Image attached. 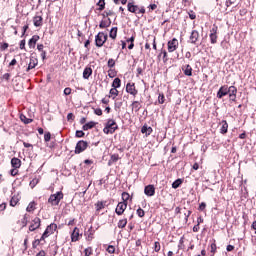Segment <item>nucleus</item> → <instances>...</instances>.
I'll use <instances>...</instances> for the list:
<instances>
[{
  "instance_id": "35",
  "label": "nucleus",
  "mask_w": 256,
  "mask_h": 256,
  "mask_svg": "<svg viewBox=\"0 0 256 256\" xmlns=\"http://www.w3.org/2000/svg\"><path fill=\"white\" fill-rule=\"evenodd\" d=\"M28 221H29V216L27 214H25L20 222L22 227H27Z\"/></svg>"
},
{
  "instance_id": "33",
  "label": "nucleus",
  "mask_w": 256,
  "mask_h": 256,
  "mask_svg": "<svg viewBox=\"0 0 256 256\" xmlns=\"http://www.w3.org/2000/svg\"><path fill=\"white\" fill-rule=\"evenodd\" d=\"M109 37H110L111 39H117V27H113V28L110 30Z\"/></svg>"
},
{
  "instance_id": "17",
  "label": "nucleus",
  "mask_w": 256,
  "mask_h": 256,
  "mask_svg": "<svg viewBox=\"0 0 256 256\" xmlns=\"http://www.w3.org/2000/svg\"><path fill=\"white\" fill-rule=\"evenodd\" d=\"M37 41H39V35L32 36V38L28 41V45L30 49H35V45H37Z\"/></svg>"
},
{
  "instance_id": "22",
  "label": "nucleus",
  "mask_w": 256,
  "mask_h": 256,
  "mask_svg": "<svg viewBox=\"0 0 256 256\" xmlns=\"http://www.w3.org/2000/svg\"><path fill=\"white\" fill-rule=\"evenodd\" d=\"M93 75V69L91 67H86L83 71V78L89 79Z\"/></svg>"
},
{
  "instance_id": "45",
  "label": "nucleus",
  "mask_w": 256,
  "mask_h": 256,
  "mask_svg": "<svg viewBox=\"0 0 256 256\" xmlns=\"http://www.w3.org/2000/svg\"><path fill=\"white\" fill-rule=\"evenodd\" d=\"M110 95H113V99H115V97H117V95H119V90H117L116 88H112L110 89Z\"/></svg>"
},
{
  "instance_id": "2",
  "label": "nucleus",
  "mask_w": 256,
  "mask_h": 256,
  "mask_svg": "<svg viewBox=\"0 0 256 256\" xmlns=\"http://www.w3.org/2000/svg\"><path fill=\"white\" fill-rule=\"evenodd\" d=\"M118 129L119 126L117 125V122H115V120L113 119H108L103 129V133H105L106 135H113V133Z\"/></svg>"
},
{
  "instance_id": "23",
  "label": "nucleus",
  "mask_w": 256,
  "mask_h": 256,
  "mask_svg": "<svg viewBox=\"0 0 256 256\" xmlns=\"http://www.w3.org/2000/svg\"><path fill=\"white\" fill-rule=\"evenodd\" d=\"M11 165H12L13 169H19V167H21V159L12 158L11 159Z\"/></svg>"
},
{
  "instance_id": "56",
  "label": "nucleus",
  "mask_w": 256,
  "mask_h": 256,
  "mask_svg": "<svg viewBox=\"0 0 256 256\" xmlns=\"http://www.w3.org/2000/svg\"><path fill=\"white\" fill-rule=\"evenodd\" d=\"M95 115H98L100 117V115H103V110H101V108H96L94 110Z\"/></svg>"
},
{
  "instance_id": "11",
  "label": "nucleus",
  "mask_w": 256,
  "mask_h": 256,
  "mask_svg": "<svg viewBox=\"0 0 256 256\" xmlns=\"http://www.w3.org/2000/svg\"><path fill=\"white\" fill-rule=\"evenodd\" d=\"M226 95H229V86L228 85H224V86L220 87V89L217 92V98L223 99V97H225Z\"/></svg>"
},
{
  "instance_id": "57",
  "label": "nucleus",
  "mask_w": 256,
  "mask_h": 256,
  "mask_svg": "<svg viewBox=\"0 0 256 256\" xmlns=\"http://www.w3.org/2000/svg\"><path fill=\"white\" fill-rule=\"evenodd\" d=\"M111 15H113V11L109 10L104 12L103 17H111Z\"/></svg>"
},
{
  "instance_id": "4",
  "label": "nucleus",
  "mask_w": 256,
  "mask_h": 256,
  "mask_svg": "<svg viewBox=\"0 0 256 256\" xmlns=\"http://www.w3.org/2000/svg\"><path fill=\"white\" fill-rule=\"evenodd\" d=\"M108 37L109 36L107 34H105V32H99L95 36L96 47H103V45H105V43L107 42Z\"/></svg>"
},
{
  "instance_id": "40",
  "label": "nucleus",
  "mask_w": 256,
  "mask_h": 256,
  "mask_svg": "<svg viewBox=\"0 0 256 256\" xmlns=\"http://www.w3.org/2000/svg\"><path fill=\"white\" fill-rule=\"evenodd\" d=\"M19 203V198L17 197H12L10 200V205L11 207H15Z\"/></svg>"
},
{
  "instance_id": "63",
  "label": "nucleus",
  "mask_w": 256,
  "mask_h": 256,
  "mask_svg": "<svg viewBox=\"0 0 256 256\" xmlns=\"http://www.w3.org/2000/svg\"><path fill=\"white\" fill-rule=\"evenodd\" d=\"M64 95H71V88H69V87L65 88Z\"/></svg>"
},
{
  "instance_id": "18",
  "label": "nucleus",
  "mask_w": 256,
  "mask_h": 256,
  "mask_svg": "<svg viewBox=\"0 0 256 256\" xmlns=\"http://www.w3.org/2000/svg\"><path fill=\"white\" fill-rule=\"evenodd\" d=\"M221 128H220V133L222 135H225V133H227L228 129H229V124L227 123V120H222L221 121Z\"/></svg>"
},
{
  "instance_id": "58",
  "label": "nucleus",
  "mask_w": 256,
  "mask_h": 256,
  "mask_svg": "<svg viewBox=\"0 0 256 256\" xmlns=\"http://www.w3.org/2000/svg\"><path fill=\"white\" fill-rule=\"evenodd\" d=\"M73 119H75V115L73 113H68L67 121H73Z\"/></svg>"
},
{
  "instance_id": "59",
  "label": "nucleus",
  "mask_w": 256,
  "mask_h": 256,
  "mask_svg": "<svg viewBox=\"0 0 256 256\" xmlns=\"http://www.w3.org/2000/svg\"><path fill=\"white\" fill-rule=\"evenodd\" d=\"M18 173L19 171L17 170V168H14L10 171V175H12V177H15Z\"/></svg>"
},
{
  "instance_id": "19",
  "label": "nucleus",
  "mask_w": 256,
  "mask_h": 256,
  "mask_svg": "<svg viewBox=\"0 0 256 256\" xmlns=\"http://www.w3.org/2000/svg\"><path fill=\"white\" fill-rule=\"evenodd\" d=\"M34 27H41L43 25V17L41 16H34L33 17Z\"/></svg>"
},
{
  "instance_id": "55",
  "label": "nucleus",
  "mask_w": 256,
  "mask_h": 256,
  "mask_svg": "<svg viewBox=\"0 0 256 256\" xmlns=\"http://www.w3.org/2000/svg\"><path fill=\"white\" fill-rule=\"evenodd\" d=\"M84 253H85V256L93 255V251L91 250V247L86 248V249L84 250Z\"/></svg>"
},
{
  "instance_id": "31",
  "label": "nucleus",
  "mask_w": 256,
  "mask_h": 256,
  "mask_svg": "<svg viewBox=\"0 0 256 256\" xmlns=\"http://www.w3.org/2000/svg\"><path fill=\"white\" fill-rule=\"evenodd\" d=\"M112 87L114 89H119V87H121V79L120 78H115L112 82Z\"/></svg>"
},
{
  "instance_id": "20",
  "label": "nucleus",
  "mask_w": 256,
  "mask_h": 256,
  "mask_svg": "<svg viewBox=\"0 0 256 256\" xmlns=\"http://www.w3.org/2000/svg\"><path fill=\"white\" fill-rule=\"evenodd\" d=\"M141 133H144L146 134V137H149V135L153 133V128H151V126L144 125L141 128Z\"/></svg>"
},
{
  "instance_id": "26",
  "label": "nucleus",
  "mask_w": 256,
  "mask_h": 256,
  "mask_svg": "<svg viewBox=\"0 0 256 256\" xmlns=\"http://www.w3.org/2000/svg\"><path fill=\"white\" fill-rule=\"evenodd\" d=\"M20 120H21L22 123H24L25 125H29V123H33V119L27 118V116H25V114H21V115H20Z\"/></svg>"
},
{
  "instance_id": "28",
  "label": "nucleus",
  "mask_w": 256,
  "mask_h": 256,
  "mask_svg": "<svg viewBox=\"0 0 256 256\" xmlns=\"http://www.w3.org/2000/svg\"><path fill=\"white\" fill-rule=\"evenodd\" d=\"M182 184H183V179L178 178L172 183V189H179V187H181Z\"/></svg>"
},
{
  "instance_id": "61",
  "label": "nucleus",
  "mask_w": 256,
  "mask_h": 256,
  "mask_svg": "<svg viewBox=\"0 0 256 256\" xmlns=\"http://www.w3.org/2000/svg\"><path fill=\"white\" fill-rule=\"evenodd\" d=\"M205 207H207V204L205 202H202L200 205H199V210L200 211H205Z\"/></svg>"
},
{
  "instance_id": "53",
  "label": "nucleus",
  "mask_w": 256,
  "mask_h": 256,
  "mask_svg": "<svg viewBox=\"0 0 256 256\" xmlns=\"http://www.w3.org/2000/svg\"><path fill=\"white\" fill-rule=\"evenodd\" d=\"M93 228H90L89 230H88V236H87V240L88 241H91V240H93V230H92Z\"/></svg>"
},
{
  "instance_id": "60",
  "label": "nucleus",
  "mask_w": 256,
  "mask_h": 256,
  "mask_svg": "<svg viewBox=\"0 0 256 256\" xmlns=\"http://www.w3.org/2000/svg\"><path fill=\"white\" fill-rule=\"evenodd\" d=\"M190 19H196L197 18V15H195V12H193L192 10L188 13Z\"/></svg>"
},
{
  "instance_id": "27",
  "label": "nucleus",
  "mask_w": 256,
  "mask_h": 256,
  "mask_svg": "<svg viewBox=\"0 0 256 256\" xmlns=\"http://www.w3.org/2000/svg\"><path fill=\"white\" fill-rule=\"evenodd\" d=\"M140 109H141V102L134 101L132 103V111H135V113H138V111H140Z\"/></svg>"
},
{
  "instance_id": "21",
  "label": "nucleus",
  "mask_w": 256,
  "mask_h": 256,
  "mask_svg": "<svg viewBox=\"0 0 256 256\" xmlns=\"http://www.w3.org/2000/svg\"><path fill=\"white\" fill-rule=\"evenodd\" d=\"M111 26V18H108L107 20H102L99 24L100 29H107V27Z\"/></svg>"
},
{
  "instance_id": "51",
  "label": "nucleus",
  "mask_w": 256,
  "mask_h": 256,
  "mask_svg": "<svg viewBox=\"0 0 256 256\" xmlns=\"http://www.w3.org/2000/svg\"><path fill=\"white\" fill-rule=\"evenodd\" d=\"M44 141L46 143H49V141H51V132H47L45 135H44Z\"/></svg>"
},
{
  "instance_id": "14",
  "label": "nucleus",
  "mask_w": 256,
  "mask_h": 256,
  "mask_svg": "<svg viewBox=\"0 0 256 256\" xmlns=\"http://www.w3.org/2000/svg\"><path fill=\"white\" fill-rule=\"evenodd\" d=\"M81 233L78 227H75L74 230L71 233V241L72 243H77L79 241Z\"/></svg>"
},
{
  "instance_id": "64",
  "label": "nucleus",
  "mask_w": 256,
  "mask_h": 256,
  "mask_svg": "<svg viewBox=\"0 0 256 256\" xmlns=\"http://www.w3.org/2000/svg\"><path fill=\"white\" fill-rule=\"evenodd\" d=\"M20 49H25V40L20 41Z\"/></svg>"
},
{
  "instance_id": "46",
  "label": "nucleus",
  "mask_w": 256,
  "mask_h": 256,
  "mask_svg": "<svg viewBox=\"0 0 256 256\" xmlns=\"http://www.w3.org/2000/svg\"><path fill=\"white\" fill-rule=\"evenodd\" d=\"M107 253H110L111 255H113V253H115V246L113 245H109L106 249Z\"/></svg>"
},
{
  "instance_id": "49",
  "label": "nucleus",
  "mask_w": 256,
  "mask_h": 256,
  "mask_svg": "<svg viewBox=\"0 0 256 256\" xmlns=\"http://www.w3.org/2000/svg\"><path fill=\"white\" fill-rule=\"evenodd\" d=\"M231 5H237V0H227L226 7H231Z\"/></svg>"
},
{
  "instance_id": "47",
  "label": "nucleus",
  "mask_w": 256,
  "mask_h": 256,
  "mask_svg": "<svg viewBox=\"0 0 256 256\" xmlns=\"http://www.w3.org/2000/svg\"><path fill=\"white\" fill-rule=\"evenodd\" d=\"M136 213L138 217H145V210H143L142 208H138Z\"/></svg>"
},
{
  "instance_id": "54",
  "label": "nucleus",
  "mask_w": 256,
  "mask_h": 256,
  "mask_svg": "<svg viewBox=\"0 0 256 256\" xmlns=\"http://www.w3.org/2000/svg\"><path fill=\"white\" fill-rule=\"evenodd\" d=\"M41 239H36L33 243H32V247L33 249H37V246L41 243Z\"/></svg>"
},
{
  "instance_id": "48",
  "label": "nucleus",
  "mask_w": 256,
  "mask_h": 256,
  "mask_svg": "<svg viewBox=\"0 0 256 256\" xmlns=\"http://www.w3.org/2000/svg\"><path fill=\"white\" fill-rule=\"evenodd\" d=\"M75 137H78V138L85 137V132H83V130H77Z\"/></svg>"
},
{
  "instance_id": "38",
  "label": "nucleus",
  "mask_w": 256,
  "mask_h": 256,
  "mask_svg": "<svg viewBox=\"0 0 256 256\" xmlns=\"http://www.w3.org/2000/svg\"><path fill=\"white\" fill-rule=\"evenodd\" d=\"M228 93L230 95H237V87H235V86L228 87Z\"/></svg>"
},
{
  "instance_id": "32",
  "label": "nucleus",
  "mask_w": 256,
  "mask_h": 256,
  "mask_svg": "<svg viewBox=\"0 0 256 256\" xmlns=\"http://www.w3.org/2000/svg\"><path fill=\"white\" fill-rule=\"evenodd\" d=\"M161 55L164 63H167L169 61V57H167V50L162 49L158 57H161Z\"/></svg>"
},
{
  "instance_id": "43",
  "label": "nucleus",
  "mask_w": 256,
  "mask_h": 256,
  "mask_svg": "<svg viewBox=\"0 0 256 256\" xmlns=\"http://www.w3.org/2000/svg\"><path fill=\"white\" fill-rule=\"evenodd\" d=\"M158 103L160 105H163V103H165V95L163 93L159 94V96H158Z\"/></svg>"
},
{
  "instance_id": "52",
  "label": "nucleus",
  "mask_w": 256,
  "mask_h": 256,
  "mask_svg": "<svg viewBox=\"0 0 256 256\" xmlns=\"http://www.w3.org/2000/svg\"><path fill=\"white\" fill-rule=\"evenodd\" d=\"M2 81H9L11 79V74L10 73H5L2 77H1Z\"/></svg>"
},
{
  "instance_id": "12",
  "label": "nucleus",
  "mask_w": 256,
  "mask_h": 256,
  "mask_svg": "<svg viewBox=\"0 0 256 256\" xmlns=\"http://www.w3.org/2000/svg\"><path fill=\"white\" fill-rule=\"evenodd\" d=\"M125 209H127V202H119L115 209V213L123 215V213H125Z\"/></svg>"
},
{
  "instance_id": "25",
  "label": "nucleus",
  "mask_w": 256,
  "mask_h": 256,
  "mask_svg": "<svg viewBox=\"0 0 256 256\" xmlns=\"http://www.w3.org/2000/svg\"><path fill=\"white\" fill-rule=\"evenodd\" d=\"M105 205H107V201H98L95 204L96 211H101V209H105Z\"/></svg>"
},
{
  "instance_id": "6",
  "label": "nucleus",
  "mask_w": 256,
  "mask_h": 256,
  "mask_svg": "<svg viewBox=\"0 0 256 256\" xmlns=\"http://www.w3.org/2000/svg\"><path fill=\"white\" fill-rule=\"evenodd\" d=\"M87 147H89V143L87 141L80 140L76 144L74 153L76 155H79V154L83 153V151H85L87 149Z\"/></svg>"
},
{
  "instance_id": "29",
  "label": "nucleus",
  "mask_w": 256,
  "mask_h": 256,
  "mask_svg": "<svg viewBox=\"0 0 256 256\" xmlns=\"http://www.w3.org/2000/svg\"><path fill=\"white\" fill-rule=\"evenodd\" d=\"M117 227L118 229H125V227H127V218L119 220Z\"/></svg>"
},
{
  "instance_id": "50",
  "label": "nucleus",
  "mask_w": 256,
  "mask_h": 256,
  "mask_svg": "<svg viewBox=\"0 0 256 256\" xmlns=\"http://www.w3.org/2000/svg\"><path fill=\"white\" fill-rule=\"evenodd\" d=\"M108 67H109L110 69H113V67H115V60H114L113 58H110V59L108 60Z\"/></svg>"
},
{
  "instance_id": "24",
  "label": "nucleus",
  "mask_w": 256,
  "mask_h": 256,
  "mask_svg": "<svg viewBox=\"0 0 256 256\" xmlns=\"http://www.w3.org/2000/svg\"><path fill=\"white\" fill-rule=\"evenodd\" d=\"M97 125V122L90 121L82 126L83 131H89V129H93Z\"/></svg>"
},
{
  "instance_id": "1",
  "label": "nucleus",
  "mask_w": 256,
  "mask_h": 256,
  "mask_svg": "<svg viewBox=\"0 0 256 256\" xmlns=\"http://www.w3.org/2000/svg\"><path fill=\"white\" fill-rule=\"evenodd\" d=\"M127 9L129 13H134V15H145L146 13L145 6H137L135 5V1L133 0H129L127 4Z\"/></svg>"
},
{
  "instance_id": "16",
  "label": "nucleus",
  "mask_w": 256,
  "mask_h": 256,
  "mask_svg": "<svg viewBox=\"0 0 256 256\" xmlns=\"http://www.w3.org/2000/svg\"><path fill=\"white\" fill-rule=\"evenodd\" d=\"M39 61L37 58H30V62L28 64V67L26 68V72L29 73L31 69H35V66L38 65Z\"/></svg>"
},
{
  "instance_id": "30",
  "label": "nucleus",
  "mask_w": 256,
  "mask_h": 256,
  "mask_svg": "<svg viewBox=\"0 0 256 256\" xmlns=\"http://www.w3.org/2000/svg\"><path fill=\"white\" fill-rule=\"evenodd\" d=\"M184 75H186L187 77H191V75H193V68H191V65H186Z\"/></svg>"
},
{
  "instance_id": "13",
  "label": "nucleus",
  "mask_w": 256,
  "mask_h": 256,
  "mask_svg": "<svg viewBox=\"0 0 256 256\" xmlns=\"http://www.w3.org/2000/svg\"><path fill=\"white\" fill-rule=\"evenodd\" d=\"M126 91L130 95H133V97H136L137 93H139V91L135 88V83H127Z\"/></svg>"
},
{
  "instance_id": "34",
  "label": "nucleus",
  "mask_w": 256,
  "mask_h": 256,
  "mask_svg": "<svg viewBox=\"0 0 256 256\" xmlns=\"http://www.w3.org/2000/svg\"><path fill=\"white\" fill-rule=\"evenodd\" d=\"M118 159H119V154H112L108 162V165H111V163H117Z\"/></svg>"
},
{
  "instance_id": "41",
  "label": "nucleus",
  "mask_w": 256,
  "mask_h": 256,
  "mask_svg": "<svg viewBox=\"0 0 256 256\" xmlns=\"http://www.w3.org/2000/svg\"><path fill=\"white\" fill-rule=\"evenodd\" d=\"M129 197H131V196L129 195V193L123 192V193H122V203H127V200L129 199Z\"/></svg>"
},
{
  "instance_id": "15",
  "label": "nucleus",
  "mask_w": 256,
  "mask_h": 256,
  "mask_svg": "<svg viewBox=\"0 0 256 256\" xmlns=\"http://www.w3.org/2000/svg\"><path fill=\"white\" fill-rule=\"evenodd\" d=\"M144 193L147 197H153V195H155V186L151 184L145 186Z\"/></svg>"
},
{
  "instance_id": "8",
  "label": "nucleus",
  "mask_w": 256,
  "mask_h": 256,
  "mask_svg": "<svg viewBox=\"0 0 256 256\" xmlns=\"http://www.w3.org/2000/svg\"><path fill=\"white\" fill-rule=\"evenodd\" d=\"M179 47V40L177 38H173L172 40L168 41V53H173L177 51Z\"/></svg>"
},
{
  "instance_id": "62",
  "label": "nucleus",
  "mask_w": 256,
  "mask_h": 256,
  "mask_svg": "<svg viewBox=\"0 0 256 256\" xmlns=\"http://www.w3.org/2000/svg\"><path fill=\"white\" fill-rule=\"evenodd\" d=\"M215 251H217V244L212 243L211 244V253H215Z\"/></svg>"
},
{
  "instance_id": "37",
  "label": "nucleus",
  "mask_w": 256,
  "mask_h": 256,
  "mask_svg": "<svg viewBox=\"0 0 256 256\" xmlns=\"http://www.w3.org/2000/svg\"><path fill=\"white\" fill-rule=\"evenodd\" d=\"M98 11H103L105 9V0H99L97 3Z\"/></svg>"
},
{
  "instance_id": "44",
  "label": "nucleus",
  "mask_w": 256,
  "mask_h": 256,
  "mask_svg": "<svg viewBox=\"0 0 256 256\" xmlns=\"http://www.w3.org/2000/svg\"><path fill=\"white\" fill-rule=\"evenodd\" d=\"M154 251L156 253H159L161 251V243H159V242L154 243Z\"/></svg>"
},
{
  "instance_id": "7",
  "label": "nucleus",
  "mask_w": 256,
  "mask_h": 256,
  "mask_svg": "<svg viewBox=\"0 0 256 256\" xmlns=\"http://www.w3.org/2000/svg\"><path fill=\"white\" fill-rule=\"evenodd\" d=\"M219 31V27H217L216 25H214L211 30H210V34H209V38H210V43L212 45H215V43H217V33Z\"/></svg>"
},
{
  "instance_id": "10",
  "label": "nucleus",
  "mask_w": 256,
  "mask_h": 256,
  "mask_svg": "<svg viewBox=\"0 0 256 256\" xmlns=\"http://www.w3.org/2000/svg\"><path fill=\"white\" fill-rule=\"evenodd\" d=\"M39 227H41V218L35 217L32 220L31 225L29 226V231H31V232L37 231V229H39Z\"/></svg>"
},
{
  "instance_id": "39",
  "label": "nucleus",
  "mask_w": 256,
  "mask_h": 256,
  "mask_svg": "<svg viewBox=\"0 0 256 256\" xmlns=\"http://www.w3.org/2000/svg\"><path fill=\"white\" fill-rule=\"evenodd\" d=\"M136 71H137L136 77H139V75H143V71H145V64L143 65V67L138 66Z\"/></svg>"
},
{
  "instance_id": "5",
  "label": "nucleus",
  "mask_w": 256,
  "mask_h": 256,
  "mask_svg": "<svg viewBox=\"0 0 256 256\" xmlns=\"http://www.w3.org/2000/svg\"><path fill=\"white\" fill-rule=\"evenodd\" d=\"M61 199H63V192L59 191L56 192L55 194H51L49 199H48V203H51L52 205H59V203H61Z\"/></svg>"
},
{
  "instance_id": "9",
  "label": "nucleus",
  "mask_w": 256,
  "mask_h": 256,
  "mask_svg": "<svg viewBox=\"0 0 256 256\" xmlns=\"http://www.w3.org/2000/svg\"><path fill=\"white\" fill-rule=\"evenodd\" d=\"M199 37V31L192 30L188 43H191L192 45H197V43H199Z\"/></svg>"
},
{
  "instance_id": "42",
  "label": "nucleus",
  "mask_w": 256,
  "mask_h": 256,
  "mask_svg": "<svg viewBox=\"0 0 256 256\" xmlns=\"http://www.w3.org/2000/svg\"><path fill=\"white\" fill-rule=\"evenodd\" d=\"M38 183H39V179L37 178H34L32 181H30L31 189H34V187H37Z\"/></svg>"
},
{
  "instance_id": "3",
  "label": "nucleus",
  "mask_w": 256,
  "mask_h": 256,
  "mask_svg": "<svg viewBox=\"0 0 256 256\" xmlns=\"http://www.w3.org/2000/svg\"><path fill=\"white\" fill-rule=\"evenodd\" d=\"M55 231H57V224L51 223L45 229L44 233L42 234V236L40 238V241H45V239H47V237H49L50 235H53L55 233Z\"/></svg>"
},
{
  "instance_id": "36",
  "label": "nucleus",
  "mask_w": 256,
  "mask_h": 256,
  "mask_svg": "<svg viewBox=\"0 0 256 256\" xmlns=\"http://www.w3.org/2000/svg\"><path fill=\"white\" fill-rule=\"evenodd\" d=\"M26 211L28 213H31L32 211H35V202H30L26 208Z\"/></svg>"
}]
</instances>
